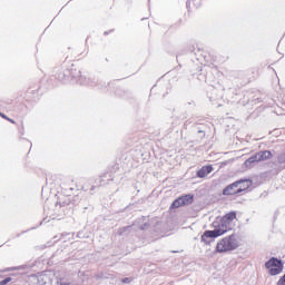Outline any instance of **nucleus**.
<instances>
[{
    "mask_svg": "<svg viewBox=\"0 0 285 285\" xmlns=\"http://www.w3.org/2000/svg\"><path fill=\"white\" fill-rule=\"evenodd\" d=\"M235 224H237V212H229L225 214L223 217L217 218L214 223V230H205L200 236V240L203 244H210V239H217V237H222L226 235L229 230L235 228Z\"/></svg>",
    "mask_w": 285,
    "mask_h": 285,
    "instance_id": "f257e3e1",
    "label": "nucleus"
},
{
    "mask_svg": "<svg viewBox=\"0 0 285 285\" xmlns=\"http://www.w3.org/2000/svg\"><path fill=\"white\" fill-rule=\"evenodd\" d=\"M237 248H239V238L232 234L218 240L215 250L216 253H230Z\"/></svg>",
    "mask_w": 285,
    "mask_h": 285,
    "instance_id": "f03ea898",
    "label": "nucleus"
},
{
    "mask_svg": "<svg viewBox=\"0 0 285 285\" xmlns=\"http://www.w3.org/2000/svg\"><path fill=\"white\" fill-rule=\"evenodd\" d=\"M266 268L269 271V275H279L282 271H284V265L282 264V261L273 257L271 258L266 264Z\"/></svg>",
    "mask_w": 285,
    "mask_h": 285,
    "instance_id": "7ed1b4c3",
    "label": "nucleus"
},
{
    "mask_svg": "<svg viewBox=\"0 0 285 285\" xmlns=\"http://www.w3.org/2000/svg\"><path fill=\"white\" fill-rule=\"evenodd\" d=\"M223 195L226 197H235L242 195V193L237 187V183H233L223 189Z\"/></svg>",
    "mask_w": 285,
    "mask_h": 285,
    "instance_id": "20e7f679",
    "label": "nucleus"
},
{
    "mask_svg": "<svg viewBox=\"0 0 285 285\" xmlns=\"http://www.w3.org/2000/svg\"><path fill=\"white\" fill-rule=\"evenodd\" d=\"M214 168L213 165H205L200 169L197 170L196 175L199 179H204L213 173Z\"/></svg>",
    "mask_w": 285,
    "mask_h": 285,
    "instance_id": "39448f33",
    "label": "nucleus"
},
{
    "mask_svg": "<svg viewBox=\"0 0 285 285\" xmlns=\"http://www.w3.org/2000/svg\"><path fill=\"white\" fill-rule=\"evenodd\" d=\"M235 183L238 187L239 193H245V190H248L253 184L249 179H240Z\"/></svg>",
    "mask_w": 285,
    "mask_h": 285,
    "instance_id": "423d86ee",
    "label": "nucleus"
},
{
    "mask_svg": "<svg viewBox=\"0 0 285 285\" xmlns=\"http://www.w3.org/2000/svg\"><path fill=\"white\" fill-rule=\"evenodd\" d=\"M179 199L183 206H188L193 203L194 196L190 194H187V195L180 196Z\"/></svg>",
    "mask_w": 285,
    "mask_h": 285,
    "instance_id": "0eeeda50",
    "label": "nucleus"
},
{
    "mask_svg": "<svg viewBox=\"0 0 285 285\" xmlns=\"http://www.w3.org/2000/svg\"><path fill=\"white\" fill-rule=\"evenodd\" d=\"M258 157L261 161H266V159H271V157H273V154L268 150H264L258 153Z\"/></svg>",
    "mask_w": 285,
    "mask_h": 285,
    "instance_id": "6e6552de",
    "label": "nucleus"
},
{
    "mask_svg": "<svg viewBox=\"0 0 285 285\" xmlns=\"http://www.w3.org/2000/svg\"><path fill=\"white\" fill-rule=\"evenodd\" d=\"M258 161H262L261 158H259V153H257L254 156L249 157L246 160V164H258Z\"/></svg>",
    "mask_w": 285,
    "mask_h": 285,
    "instance_id": "1a4fd4ad",
    "label": "nucleus"
},
{
    "mask_svg": "<svg viewBox=\"0 0 285 285\" xmlns=\"http://www.w3.org/2000/svg\"><path fill=\"white\" fill-rule=\"evenodd\" d=\"M180 206H184V205L181 204V199L178 197L177 199H175V200L171 203L170 208H171V209L180 208Z\"/></svg>",
    "mask_w": 285,
    "mask_h": 285,
    "instance_id": "9d476101",
    "label": "nucleus"
},
{
    "mask_svg": "<svg viewBox=\"0 0 285 285\" xmlns=\"http://www.w3.org/2000/svg\"><path fill=\"white\" fill-rule=\"evenodd\" d=\"M0 117L2 119H6L7 121H10V124H17L14 120H12V118H9L8 116H6V114L0 112Z\"/></svg>",
    "mask_w": 285,
    "mask_h": 285,
    "instance_id": "9b49d317",
    "label": "nucleus"
},
{
    "mask_svg": "<svg viewBox=\"0 0 285 285\" xmlns=\"http://www.w3.org/2000/svg\"><path fill=\"white\" fill-rule=\"evenodd\" d=\"M10 282H12V278L11 277H7L3 281H0V285L10 284Z\"/></svg>",
    "mask_w": 285,
    "mask_h": 285,
    "instance_id": "f8f14e48",
    "label": "nucleus"
},
{
    "mask_svg": "<svg viewBox=\"0 0 285 285\" xmlns=\"http://www.w3.org/2000/svg\"><path fill=\"white\" fill-rule=\"evenodd\" d=\"M277 285H285V275L278 279Z\"/></svg>",
    "mask_w": 285,
    "mask_h": 285,
    "instance_id": "ddd939ff",
    "label": "nucleus"
},
{
    "mask_svg": "<svg viewBox=\"0 0 285 285\" xmlns=\"http://www.w3.org/2000/svg\"><path fill=\"white\" fill-rule=\"evenodd\" d=\"M130 282H132V278H124L122 279V284H130Z\"/></svg>",
    "mask_w": 285,
    "mask_h": 285,
    "instance_id": "4468645a",
    "label": "nucleus"
}]
</instances>
